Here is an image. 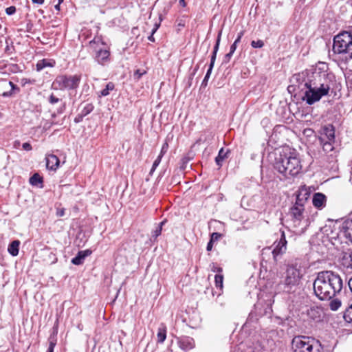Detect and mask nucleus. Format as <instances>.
<instances>
[{
	"mask_svg": "<svg viewBox=\"0 0 352 352\" xmlns=\"http://www.w3.org/2000/svg\"><path fill=\"white\" fill-rule=\"evenodd\" d=\"M293 352H320L321 344L314 338L307 336H296L292 341Z\"/></svg>",
	"mask_w": 352,
	"mask_h": 352,
	"instance_id": "423d86ee",
	"label": "nucleus"
},
{
	"mask_svg": "<svg viewBox=\"0 0 352 352\" xmlns=\"http://www.w3.org/2000/svg\"><path fill=\"white\" fill-rule=\"evenodd\" d=\"M341 306V302L340 300L336 298L332 300L329 303L330 309L333 311H336Z\"/></svg>",
	"mask_w": 352,
	"mask_h": 352,
	"instance_id": "c756f323",
	"label": "nucleus"
},
{
	"mask_svg": "<svg viewBox=\"0 0 352 352\" xmlns=\"http://www.w3.org/2000/svg\"><path fill=\"white\" fill-rule=\"evenodd\" d=\"M63 1V0H58V3L60 4Z\"/></svg>",
	"mask_w": 352,
	"mask_h": 352,
	"instance_id": "680f3d73",
	"label": "nucleus"
},
{
	"mask_svg": "<svg viewBox=\"0 0 352 352\" xmlns=\"http://www.w3.org/2000/svg\"><path fill=\"white\" fill-rule=\"evenodd\" d=\"M251 45L254 48H261L264 45V43L262 40L252 41Z\"/></svg>",
	"mask_w": 352,
	"mask_h": 352,
	"instance_id": "72a5a7b5",
	"label": "nucleus"
},
{
	"mask_svg": "<svg viewBox=\"0 0 352 352\" xmlns=\"http://www.w3.org/2000/svg\"><path fill=\"white\" fill-rule=\"evenodd\" d=\"M43 177L38 173H34L30 178V183L32 186H38L39 184H43Z\"/></svg>",
	"mask_w": 352,
	"mask_h": 352,
	"instance_id": "393cba45",
	"label": "nucleus"
},
{
	"mask_svg": "<svg viewBox=\"0 0 352 352\" xmlns=\"http://www.w3.org/2000/svg\"><path fill=\"white\" fill-rule=\"evenodd\" d=\"M228 153V151H226L223 148L220 149L218 155L215 158V162L218 166H221L222 165V162L227 157Z\"/></svg>",
	"mask_w": 352,
	"mask_h": 352,
	"instance_id": "b1692460",
	"label": "nucleus"
},
{
	"mask_svg": "<svg viewBox=\"0 0 352 352\" xmlns=\"http://www.w3.org/2000/svg\"><path fill=\"white\" fill-rule=\"evenodd\" d=\"M179 344L181 349L186 351L192 349L195 346L194 340L190 337L182 338Z\"/></svg>",
	"mask_w": 352,
	"mask_h": 352,
	"instance_id": "f3484780",
	"label": "nucleus"
},
{
	"mask_svg": "<svg viewBox=\"0 0 352 352\" xmlns=\"http://www.w3.org/2000/svg\"><path fill=\"white\" fill-rule=\"evenodd\" d=\"M221 237V234H219L218 232H213L211 234V237H210V241H211L212 242H214L215 241L219 240Z\"/></svg>",
	"mask_w": 352,
	"mask_h": 352,
	"instance_id": "a19ab883",
	"label": "nucleus"
},
{
	"mask_svg": "<svg viewBox=\"0 0 352 352\" xmlns=\"http://www.w3.org/2000/svg\"><path fill=\"white\" fill-rule=\"evenodd\" d=\"M168 149V144L166 142L163 144L160 153L159 155H162V157L167 152Z\"/></svg>",
	"mask_w": 352,
	"mask_h": 352,
	"instance_id": "58836bf2",
	"label": "nucleus"
},
{
	"mask_svg": "<svg viewBox=\"0 0 352 352\" xmlns=\"http://www.w3.org/2000/svg\"><path fill=\"white\" fill-rule=\"evenodd\" d=\"M8 85L11 87V91L8 92H4L2 95L3 96L7 97L10 96L12 94V91L14 89L19 90V88L14 85L12 81L8 82Z\"/></svg>",
	"mask_w": 352,
	"mask_h": 352,
	"instance_id": "473e14b6",
	"label": "nucleus"
},
{
	"mask_svg": "<svg viewBox=\"0 0 352 352\" xmlns=\"http://www.w3.org/2000/svg\"><path fill=\"white\" fill-rule=\"evenodd\" d=\"M307 316L315 322L321 321L322 319V310L318 307H312L307 310Z\"/></svg>",
	"mask_w": 352,
	"mask_h": 352,
	"instance_id": "4468645a",
	"label": "nucleus"
},
{
	"mask_svg": "<svg viewBox=\"0 0 352 352\" xmlns=\"http://www.w3.org/2000/svg\"><path fill=\"white\" fill-rule=\"evenodd\" d=\"M274 168L285 177L297 175L302 169L298 153L289 146L276 153Z\"/></svg>",
	"mask_w": 352,
	"mask_h": 352,
	"instance_id": "7ed1b4c3",
	"label": "nucleus"
},
{
	"mask_svg": "<svg viewBox=\"0 0 352 352\" xmlns=\"http://www.w3.org/2000/svg\"><path fill=\"white\" fill-rule=\"evenodd\" d=\"M60 5L59 3H58L57 5L55 6V9L57 10H60Z\"/></svg>",
	"mask_w": 352,
	"mask_h": 352,
	"instance_id": "052dcab7",
	"label": "nucleus"
},
{
	"mask_svg": "<svg viewBox=\"0 0 352 352\" xmlns=\"http://www.w3.org/2000/svg\"><path fill=\"white\" fill-rule=\"evenodd\" d=\"M349 287L352 293V276L349 278L348 281Z\"/></svg>",
	"mask_w": 352,
	"mask_h": 352,
	"instance_id": "864d4df0",
	"label": "nucleus"
},
{
	"mask_svg": "<svg viewBox=\"0 0 352 352\" xmlns=\"http://www.w3.org/2000/svg\"><path fill=\"white\" fill-rule=\"evenodd\" d=\"M223 276L221 274H216L214 276V282L217 287H223Z\"/></svg>",
	"mask_w": 352,
	"mask_h": 352,
	"instance_id": "7c9ffc66",
	"label": "nucleus"
},
{
	"mask_svg": "<svg viewBox=\"0 0 352 352\" xmlns=\"http://www.w3.org/2000/svg\"><path fill=\"white\" fill-rule=\"evenodd\" d=\"M310 196V192L305 188H300L296 195L295 204L299 207H304L305 204Z\"/></svg>",
	"mask_w": 352,
	"mask_h": 352,
	"instance_id": "9b49d317",
	"label": "nucleus"
},
{
	"mask_svg": "<svg viewBox=\"0 0 352 352\" xmlns=\"http://www.w3.org/2000/svg\"><path fill=\"white\" fill-rule=\"evenodd\" d=\"M198 69H199V66H198V65H197V66L195 67V69H194V70H193L192 73L191 74L190 79H192V78L193 77V76L196 74V72H197Z\"/></svg>",
	"mask_w": 352,
	"mask_h": 352,
	"instance_id": "5fc2aeb1",
	"label": "nucleus"
},
{
	"mask_svg": "<svg viewBox=\"0 0 352 352\" xmlns=\"http://www.w3.org/2000/svg\"><path fill=\"white\" fill-rule=\"evenodd\" d=\"M343 234L352 243V219L346 220L343 226Z\"/></svg>",
	"mask_w": 352,
	"mask_h": 352,
	"instance_id": "a211bd4d",
	"label": "nucleus"
},
{
	"mask_svg": "<svg viewBox=\"0 0 352 352\" xmlns=\"http://www.w3.org/2000/svg\"><path fill=\"white\" fill-rule=\"evenodd\" d=\"M324 135L326 136L329 141H334L335 139V129L333 125L328 124L324 126Z\"/></svg>",
	"mask_w": 352,
	"mask_h": 352,
	"instance_id": "412c9836",
	"label": "nucleus"
},
{
	"mask_svg": "<svg viewBox=\"0 0 352 352\" xmlns=\"http://www.w3.org/2000/svg\"><path fill=\"white\" fill-rule=\"evenodd\" d=\"M179 3H180V5H182L183 7H185V6H186L185 0H179Z\"/></svg>",
	"mask_w": 352,
	"mask_h": 352,
	"instance_id": "13d9d810",
	"label": "nucleus"
},
{
	"mask_svg": "<svg viewBox=\"0 0 352 352\" xmlns=\"http://www.w3.org/2000/svg\"><path fill=\"white\" fill-rule=\"evenodd\" d=\"M294 78L300 82H305V90L302 100L307 104L312 105L329 94L335 76L331 74L314 69L296 74Z\"/></svg>",
	"mask_w": 352,
	"mask_h": 352,
	"instance_id": "f257e3e1",
	"label": "nucleus"
},
{
	"mask_svg": "<svg viewBox=\"0 0 352 352\" xmlns=\"http://www.w3.org/2000/svg\"><path fill=\"white\" fill-rule=\"evenodd\" d=\"M238 43H239V42H236V41H234V42L230 46V52L233 54L235 52Z\"/></svg>",
	"mask_w": 352,
	"mask_h": 352,
	"instance_id": "de8ad7c7",
	"label": "nucleus"
},
{
	"mask_svg": "<svg viewBox=\"0 0 352 352\" xmlns=\"http://www.w3.org/2000/svg\"><path fill=\"white\" fill-rule=\"evenodd\" d=\"M327 202L326 196L321 192H316L314 195L312 204L314 206L319 210L325 207Z\"/></svg>",
	"mask_w": 352,
	"mask_h": 352,
	"instance_id": "f8f14e48",
	"label": "nucleus"
},
{
	"mask_svg": "<svg viewBox=\"0 0 352 352\" xmlns=\"http://www.w3.org/2000/svg\"><path fill=\"white\" fill-rule=\"evenodd\" d=\"M46 167L48 170H56L60 164L58 157L53 154L47 155L45 157Z\"/></svg>",
	"mask_w": 352,
	"mask_h": 352,
	"instance_id": "ddd939ff",
	"label": "nucleus"
},
{
	"mask_svg": "<svg viewBox=\"0 0 352 352\" xmlns=\"http://www.w3.org/2000/svg\"><path fill=\"white\" fill-rule=\"evenodd\" d=\"M304 207H299L298 206L294 204V206L291 208L290 214L294 220L300 221L304 217Z\"/></svg>",
	"mask_w": 352,
	"mask_h": 352,
	"instance_id": "dca6fc26",
	"label": "nucleus"
},
{
	"mask_svg": "<svg viewBox=\"0 0 352 352\" xmlns=\"http://www.w3.org/2000/svg\"><path fill=\"white\" fill-rule=\"evenodd\" d=\"M55 65V61L53 60L48 59H42L37 62L36 63V70L38 72L42 70L43 69L50 67H53Z\"/></svg>",
	"mask_w": 352,
	"mask_h": 352,
	"instance_id": "6ab92c4d",
	"label": "nucleus"
},
{
	"mask_svg": "<svg viewBox=\"0 0 352 352\" xmlns=\"http://www.w3.org/2000/svg\"><path fill=\"white\" fill-rule=\"evenodd\" d=\"M167 220L166 219H164V221H162L160 223L158 224L157 227H160L161 229L162 230V227L166 223Z\"/></svg>",
	"mask_w": 352,
	"mask_h": 352,
	"instance_id": "4d7b16f0",
	"label": "nucleus"
},
{
	"mask_svg": "<svg viewBox=\"0 0 352 352\" xmlns=\"http://www.w3.org/2000/svg\"><path fill=\"white\" fill-rule=\"evenodd\" d=\"M157 342L163 343L166 338V327L164 323L160 324L157 331Z\"/></svg>",
	"mask_w": 352,
	"mask_h": 352,
	"instance_id": "aec40b11",
	"label": "nucleus"
},
{
	"mask_svg": "<svg viewBox=\"0 0 352 352\" xmlns=\"http://www.w3.org/2000/svg\"><path fill=\"white\" fill-rule=\"evenodd\" d=\"M65 215V208H57L56 209V216L57 217H63Z\"/></svg>",
	"mask_w": 352,
	"mask_h": 352,
	"instance_id": "49530a36",
	"label": "nucleus"
},
{
	"mask_svg": "<svg viewBox=\"0 0 352 352\" xmlns=\"http://www.w3.org/2000/svg\"><path fill=\"white\" fill-rule=\"evenodd\" d=\"M244 32H244L243 30H242V31H241V32L238 34V35H237V38H236V40H235V41H236V42H239H239L241 41V38L243 37V34H244Z\"/></svg>",
	"mask_w": 352,
	"mask_h": 352,
	"instance_id": "8fccbe9b",
	"label": "nucleus"
},
{
	"mask_svg": "<svg viewBox=\"0 0 352 352\" xmlns=\"http://www.w3.org/2000/svg\"><path fill=\"white\" fill-rule=\"evenodd\" d=\"M221 30L219 31V34H218V36H217V41H216V43H215V45L214 47V49H213V52H212V56H211V60H210V65H209V68L206 72V74L204 77V79L201 83V85L202 86H204L206 87L207 85V82H208V80L210 78V76L211 74V72H212V68L214 67V62H215V60H216V56H217V52L219 50V45H220V41H221Z\"/></svg>",
	"mask_w": 352,
	"mask_h": 352,
	"instance_id": "1a4fd4ad",
	"label": "nucleus"
},
{
	"mask_svg": "<svg viewBox=\"0 0 352 352\" xmlns=\"http://www.w3.org/2000/svg\"><path fill=\"white\" fill-rule=\"evenodd\" d=\"M85 116H82V114L81 113H80L79 114H78L76 118H74V122L76 123H79L80 122L82 121V119Z\"/></svg>",
	"mask_w": 352,
	"mask_h": 352,
	"instance_id": "a18cd8bd",
	"label": "nucleus"
},
{
	"mask_svg": "<svg viewBox=\"0 0 352 352\" xmlns=\"http://www.w3.org/2000/svg\"><path fill=\"white\" fill-rule=\"evenodd\" d=\"M60 99L57 97H56L54 94H51L49 97V102L52 104H54L55 103H57Z\"/></svg>",
	"mask_w": 352,
	"mask_h": 352,
	"instance_id": "ea45409f",
	"label": "nucleus"
},
{
	"mask_svg": "<svg viewBox=\"0 0 352 352\" xmlns=\"http://www.w3.org/2000/svg\"><path fill=\"white\" fill-rule=\"evenodd\" d=\"M280 237L278 241H276L274 243L275 247L272 250L271 247H267L263 249L262 255L272 254L273 259L275 263H277L280 256L283 255L287 250V241L285 238L284 231H280Z\"/></svg>",
	"mask_w": 352,
	"mask_h": 352,
	"instance_id": "6e6552de",
	"label": "nucleus"
},
{
	"mask_svg": "<svg viewBox=\"0 0 352 352\" xmlns=\"http://www.w3.org/2000/svg\"><path fill=\"white\" fill-rule=\"evenodd\" d=\"M188 161H189V159L188 157H183L182 159V165H181L180 168L182 169H185L186 164L188 163Z\"/></svg>",
	"mask_w": 352,
	"mask_h": 352,
	"instance_id": "37998d69",
	"label": "nucleus"
},
{
	"mask_svg": "<svg viewBox=\"0 0 352 352\" xmlns=\"http://www.w3.org/2000/svg\"><path fill=\"white\" fill-rule=\"evenodd\" d=\"M332 141H327L325 143L323 144V150L325 152H329L333 150V147L331 144Z\"/></svg>",
	"mask_w": 352,
	"mask_h": 352,
	"instance_id": "f704fd0d",
	"label": "nucleus"
},
{
	"mask_svg": "<svg viewBox=\"0 0 352 352\" xmlns=\"http://www.w3.org/2000/svg\"><path fill=\"white\" fill-rule=\"evenodd\" d=\"M16 12V8L14 6H10L6 9V12L8 15H12Z\"/></svg>",
	"mask_w": 352,
	"mask_h": 352,
	"instance_id": "79ce46f5",
	"label": "nucleus"
},
{
	"mask_svg": "<svg viewBox=\"0 0 352 352\" xmlns=\"http://www.w3.org/2000/svg\"><path fill=\"white\" fill-rule=\"evenodd\" d=\"M146 73V70H141L140 69H136L133 74V78L135 80H139L141 77Z\"/></svg>",
	"mask_w": 352,
	"mask_h": 352,
	"instance_id": "2f4dec72",
	"label": "nucleus"
},
{
	"mask_svg": "<svg viewBox=\"0 0 352 352\" xmlns=\"http://www.w3.org/2000/svg\"><path fill=\"white\" fill-rule=\"evenodd\" d=\"M20 241L19 240L13 241L8 246V251L13 256L18 255Z\"/></svg>",
	"mask_w": 352,
	"mask_h": 352,
	"instance_id": "4be33fe9",
	"label": "nucleus"
},
{
	"mask_svg": "<svg viewBox=\"0 0 352 352\" xmlns=\"http://www.w3.org/2000/svg\"><path fill=\"white\" fill-rule=\"evenodd\" d=\"M344 319L347 322L352 323V304L348 307L344 313Z\"/></svg>",
	"mask_w": 352,
	"mask_h": 352,
	"instance_id": "cd10ccee",
	"label": "nucleus"
},
{
	"mask_svg": "<svg viewBox=\"0 0 352 352\" xmlns=\"http://www.w3.org/2000/svg\"><path fill=\"white\" fill-rule=\"evenodd\" d=\"M212 246H213V242H212L211 241H209V242L207 244V247H206L207 251H210L212 249Z\"/></svg>",
	"mask_w": 352,
	"mask_h": 352,
	"instance_id": "603ef678",
	"label": "nucleus"
},
{
	"mask_svg": "<svg viewBox=\"0 0 352 352\" xmlns=\"http://www.w3.org/2000/svg\"><path fill=\"white\" fill-rule=\"evenodd\" d=\"M90 46L95 50V47H104L107 46L100 37L96 36L89 42Z\"/></svg>",
	"mask_w": 352,
	"mask_h": 352,
	"instance_id": "5701e85b",
	"label": "nucleus"
},
{
	"mask_svg": "<svg viewBox=\"0 0 352 352\" xmlns=\"http://www.w3.org/2000/svg\"><path fill=\"white\" fill-rule=\"evenodd\" d=\"M163 157L162 155H159L157 159L154 161L153 164V166H152V168L151 170V172H153L155 170V168L158 166V165L160 164L161 160H162V158Z\"/></svg>",
	"mask_w": 352,
	"mask_h": 352,
	"instance_id": "e433bc0d",
	"label": "nucleus"
},
{
	"mask_svg": "<svg viewBox=\"0 0 352 352\" xmlns=\"http://www.w3.org/2000/svg\"><path fill=\"white\" fill-rule=\"evenodd\" d=\"M210 267L211 270L214 272L220 273L222 272V268L220 267H218L214 263H212L210 265Z\"/></svg>",
	"mask_w": 352,
	"mask_h": 352,
	"instance_id": "4c0bfd02",
	"label": "nucleus"
},
{
	"mask_svg": "<svg viewBox=\"0 0 352 352\" xmlns=\"http://www.w3.org/2000/svg\"><path fill=\"white\" fill-rule=\"evenodd\" d=\"M333 51L336 54L344 56L346 62L352 61V34L343 31L333 38Z\"/></svg>",
	"mask_w": 352,
	"mask_h": 352,
	"instance_id": "20e7f679",
	"label": "nucleus"
},
{
	"mask_svg": "<svg viewBox=\"0 0 352 352\" xmlns=\"http://www.w3.org/2000/svg\"><path fill=\"white\" fill-rule=\"evenodd\" d=\"M94 109V105L91 103L85 104L81 110L80 113L82 116H86L89 114Z\"/></svg>",
	"mask_w": 352,
	"mask_h": 352,
	"instance_id": "bb28decb",
	"label": "nucleus"
},
{
	"mask_svg": "<svg viewBox=\"0 0 352 352\" xmlns=\"http://www.w3.org/2000/svg\"><path fill=\"white\" fill-rule=\"evenodd\" d=\"M33 3L37 4H43L44 3V0H32Z\"/></svg>",
	"mask_w": 352,
	"mask_h": 352,
	"instance_id": "6e6d98bb",
	"label": "nucleus"
},
{
	"mask_svg": "<svg viewBox=\"0 0 352 352\" xmlns=\"http://www.w3.org/2000/svg\"><path fill=\"white\" fill-rule=\"evenodd\" d=\"M161 228L157 226L156 229L152 232L151 239H153V240L155 241L157 238L161 234Z\"/></svg>",
	"mask_w": 352,
	"mask_h": 352,
	"instance_id": "c9c22d12",
	"label": "nucleus"
},
{
	"mask_svg": "<svg viewBox=\"0 0 352 352\" xmlns=\"http://www.w3.org/2000/svg\"><path fill=\"white\" fill-rule=\"evenodd\" d=\"M91 253L90 250L79 251L77 255L72 259V263L76 265L82 264L85 258L91 255Z\"/></svg>",
	"mask_w": 352,
	"mask_h": 352,
	"instance_id": "2eb2a0df",
	"label": "nucleus"
},
{
	"mask_svg": "<svg viewBox=\"0 0 352 352\" xmlns=\"http://www.w3.org/2000/svg\"><path fill=\"white\" fill-rule=\"evenodd\" d=\"M80 76L78 75H58L54 80L52 87L54 90L76 89L80 84Z\"/></svg>",
	"mask_w": 352,
	"mask_h": 352,
	"instance_id": "0eeeda50",
	"label": "nucleus"
},
{
	"mask_svg": "<svg viewBox=\"0 0 352 352\" xmlns=\"http://www.w3.org/2000/svg\"><path fill=\"white\" fill-rule=\"evenodd\" d=\"M56 344V338L55 336H51L49 338V347L47 352H54V347Z\"/></svg>",
	"mask_w": 352,
	"mask_h": 352,
	"instance_id": "c85d7f7f",
	"label": "nucleus"
},
{
	"mask_svg": "<svg viewBox=\"0 0 352 352\" xmlns=\"http://www.w3.org/2000/svg\"><path fill=\"white\" fill-rule=\"evenodd\" d=\"M313 287L319 300H329L341 292L343 281L340 275L332 271H322L317 274Z\"/></svg>",
	"mask_w": 352,
	"mask_h": 352,
	"instance_id": "f03ea898",
	"label": "nucleus"
},
{
	"mask_svg": "<svg viewBox=\"0 0 352 352\" xmlns=\"http://www.w3.org/2000/svg\"><path fill=\"white\" fill-rule=\"evenodd\" d=\"M302 274L300 270L292 265L287 267L285 276L280 281L279 286L286 293H294L300 283Z\"/></svg>",
	"mask_w": 352,
	"mask_h": 352,
	"instance_id": "39448f33",
	"label": "nucleus"
},
{
	"mask_svg": "<svg viewBox=\"0 0 352 352\" xmlns=\"http://www.w3.org/2000/svg\"><path fill=\"white\" fill-rule=\"evenodd\" d=\"M95 59L100 65H104L109 61L110 52L107 46L104 47H95Z\"/></svg>",
	"mask_w": 352,
	"mask_h": 352,
	"instance_id": "9d476101",
	"label": "nucleus"
},
{
	"mask_svg": "<svg viewBox=\"0 0 352 352\" xmlns=\"http://www.w3.org/2000/svg\"><path fill=\"white\" fill-rule=\"evenodd\" d=\"M158 26H157L155 29L153 30V32H152V34L150 35L148 37V39L150 41H152L153 42L155 41L154 39V37L153 36V34H154V32L156 31L157 28Z\"/></svg>",
	"mask_w": 352,
	"mask_h": 352,
	"instance_id": "3c124183",
	"label": "nucleus"
},
{
	"mask_svg": "<svg viewBox=\"0 0 352 352\" xmlns=\"http://www.w3.org/2000/svg\"><path fill=\"white\" fill-rule=\"evenodd\" d=\"M22 147L25 151H31L32 149V147L29 142L23 143L22 145Z\"/></svg>",
	"mask_w": 352,
	"mask_h": 352,
	"instance_id": "c03bdc74",
	"label": "nucleus"
},
{
	"mask_svg": "<svg viewBox=\"0 0 352 352\" xmlns=\"http://www.w3.org/2000/svg\"><path fill=\"white\" fill-rule=\"evenodd\" d=\"M19 145H20V142L19 141H15L14 142V146L15 148H17Z\"/></svg>",
	"mask_w": 352,
	"mask_h": 352,
	"instance_id": "bf43d9fd",
	"label": "nucleus"
},
{
	"mask_svg": "<svg viewBox=\"0 0 352 352\" xmlns=\"http://www.w3.org/2000/svg\"><path fill=\"white\" fill-rule=\"evenodd\" d=\"M115 85L113 82H109L107 84L106 87L100 91V96H107L109 94L110 91L113 90Z\"/></svg>",
	"mask_w": 352,
	"mask_h": 352,
	"instance_id": "a878e982",
	"label": "nucleus"
},
{
	"mask_svg": "<svg viewBox=\"0 0 352 352\" xmlns=\"http://www.w3.org/2000/svg\"><path fill=\"white\" fill-rule=\"evenodd\" d=\"M232 53L229 52L225 55L223 62L227 63L230 61L231 56H232Z\"/></svg>",
	"mask_w": 352,
	"mask_h": 352,
	"instance_id": "09e8293b",
	"label": "nucleus"
}]
</instances>
